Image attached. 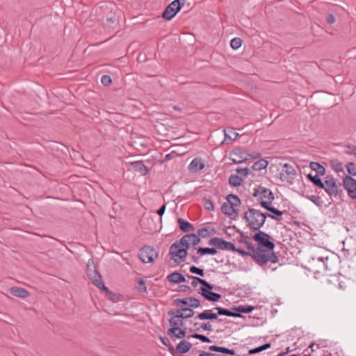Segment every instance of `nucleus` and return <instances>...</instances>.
I'll return each mask as SVG.
<instances>
[{
    "instance_id": "f257e3e1",
    "label": "nucleus",
    "mask_w": 356,
    "mask_h": 356,
    "mask_svg": "<svg viewBox=\"0 0 356 356\" xmlns=\"http://www.w3.org/2000/svg\"><path fill=\"white\" fill-rule=\"evenodd\" d=\"M252 238L257 243V248L261 267L266 268L268 262L270 264L278 262V257L274 252L275 243L270 240V236L268 234L259 230L254 234Z\"/></svg>"
},
{
    "instance_id": "f03ea898",
    "label": "nucleus",
    "mask_w": 356,
    "mask_h": 356,
    "mask_svg": "<svg viewBox=\"0 0 356 356\" xmlns=\"http://www.w3.org/2000/svg\"><path fill=\"white\" fill-rule=\"evenodd\" d=\"M267 217L278 220L277 217L271 214L263 213L259 210L255 209H248L244 213V219L248 223L249 227L254 231L259 230L264 225Z\"/></svg>"
},
{
    "instance_id": "7ed1b4c3",
    "label": "nucleus",
    "mask_w": 356,
    "mask_h": 356,
    "mask_svg": "<svg viewBox=\"0 0 356 356\" xmlns=\"http://www.w3.org/2000/svg\"><path fill=\"white\" fill-rule=\"evenodd\" d=\"M226 202H224V215L229 217L230 219H235L238 216L237 208L241 205V202L239 197L233 194H229L225 197Z\"/></svg>"
},
{
    "instance_id": "20e7f679",
    "label": "nucleus",
    "mask_w": 356,
    "mask_h": 356,
    "mask_svg": "<svg viewBox=\"0 0 356 356\" xmlns=\"http://www.w3.org/2000/svg\"><path fill=\"white\" fill-rule=\"evenodd\" d=\"M188 248L181 239L175 242L170 248L171 259L177 264L185 261Z\"/></svg>"
},
{
    "instance_id": "39448f33",
    "label": "nucleus",
    "mask_w": 356,
    "mask_h": 356,
    "mask_svg": "<svg viewBox=\"0 0 356 356\" xmlns=\"http://www.w3.org/2000/svg\"><path fill=\"white\" fill-rule=\"evenodd\" d=\"M328 257H313L309 261L310 270L315 273H322L326 270H330L328 266Z\"/></svg>"
},
{
    "instance_id": "423d86ee",
    "label": "nucleus",
    "mask_w": 356,
    "mask_h": 356,
    "mask_svg": "<svg viewBox=\"0 0 356 356\" xmlns=\"http://www.w3.org/2000/svg\"><path fill=\"white\" fill-rule=\"evenodd\" d=\"M86 272L88 278L98 288L106 290V288L102 282V277L97 271L94 261L92 259H89L87 263Z\"/></svg>"
},
{
    "instance_id": "0eeeda50",
    "label": "nucleus",
    "mask_w": 356,
    "mask_h": 356,
    "mask_svg": "<svg viewBox=\"0 0 356 356\" xmlns=\"http://www.w3.org/2000/svg\"><path fill=\"white\" fill-rule=\"evenodd\" d=\"M260 156L259 153L250 154L241 149H235L229 154L228 159L234 163H240L248 159H257Z\"/></svg>"
},
{
    "instance_id": "6e6552de",
    "label": "nucleus",
    "mask_w": 356,
    "mask_h": 356,
    "mask_svg": "<svg viewBox=\"0 0 356 356\" xmlns=\"http://www.w3.org/2000/svg\"><path fill=\"white\" fill-rule=\"evenodd\" d=\"M184 0H175L171 2L163 13V17L168 20L173 18L184 6Z\"/></svg>"
},
{
    "instance_id": "1a4fd4ad",
    "label": "nucleus",
    "mask_w": 356,
    "mask_h": 356,
    "mask_svg": "<svg viewBox=\"0 0 356 356\" xmlns=\"http://www.w3.org/2000/svg\"><path fill=\"white\" fill-rule=\"evenodd\" d=\"M296 170L290 164L285 163L283 168L280 172V179L283 181H286L292 184L293 181L296 176Z\"/></svg>"
},
{
    "instance_id": "9d476101",
    "label": "nucleus",
    "mask_w": 356,
    "mask_h": 356,
    "mask_svg": "<svg viewBox=\"0 0 356 356\" xmlns=\"http://www.w3.org/2000/svg\"><path fill=\"white\" fill-rule=\"evenodd\" d=\"M158 254L156 251L150 246H145L140 249L139 252V257L144 263H152L157 257Z\"/></svg>"
},
{
    "instance_id": "9b49d317",
    "label": "nucleus",
    "mask_w": 356,
    "mask_h": 356,
    "mask_svg": "<svg viewBox=\"0 0 356 356\" xmlns=\"http://www.w3.org/2000/svg\"><path fill=\"white\" fill-rule=\"evenodd\" d=\"M322 189H324L330 196L336 197L339 194V186L332 177H325L324 187Z\"/></svg>"
},
{
    "instance_id": "f8f14e48",
    "label": "nucleus",
    "mask_w": 356,
    "mask_h": 356,
    "mask_svg": "<svg viewBox=\"0 0 356 356\" xmlns=\"http://www.w3.org/2000/svg\"><path fill=\"white\" fill-rule=\"evenodd\" d=\"M344 188L352 199L356 198V180L350 176L346 175L343 180Z\"/></svg>"
},
{
    "instance_id": "ddd939ff",
    "label": "nucleus",
    "mask_w": 356,
    "mask_h": 356,
    "mask_svg": "<svg viewBox=\"0 0 356 356\" xmlns=\"http://www.w3.org/2000/svg\"><path fill=\"white\" fill-rule=\"evenodd\" d=\"M244 244L247 248L248 256L251 257L257 264L261 266L260 258L259 251L257 250V246H255L248 238L246 237L243 241Z\"/></svg>"
},
{
    "instance_id": "4468645a",
    "label": "nucleus",
    "mask_w": 356,
    "mask_h": 356,
    "mask_svg": "<svg viewBox=\"0 0 356 356\" xmlns=\"http://www.w3.org/2000/svg\"><path fill=\"white\" fill-rule=\"evenodd\" d=\"M254 191L253 196L258 197L260 200H270V202H272L275 198L273 192L267 188L259 186L257 188H254Z\"/></svg>"
},
{
    "instance_id": "2eb2a0df",
    "label": "nucleus",
    "mask_w": 356,
    "mask_h": 356,
    "mask_svg": "<svg viewBox=\"0 0 356 356\" xmlns=\"http://www.w3.org/2000/svg\"><path fill=\"white\" fill-rule=\"evenodd\" d=\"M217 232L216 229L211 224H207L204 227L200 228L197 230L199 236L202 238H207L216 234Z\"/></svg>"
},
{
    "instance_id": "dca6fc26",
    "label": "nucleus",
    "mask_w": 356,
    "mask_h": 356,
    "mask_svg": "<svg viewBox=\"0 0 356 356\" xmlns=\"http://www.w3.org/2000/svg\"><path fill=\"white\" fill-rule=\"evenodd\" d=\"M169 314L181 318H186L191 317L194 314V312L190 308H184L171 311Z\"/></svg>"
},
{
    "instance_id": "f3484780",
    "label": "nucleus",
    "mask_w": 356,
    "mask_h": 356,
    "mask_svg": "<svg viewBox=\"0 0 356 356\" xmlns=\"http://www.w3.org/2000/svg\"><path fill=\"white\" fill-rule=\"evenodd\" d=\"M181 239L186 245L188 249H189L190 246L195 247L200 242L199 235L196 234H187L183 236Z\"/></svg>"
},
{
    "instance_id": "a211bd4d",
    "label": "nucleus",
    "mask_w": 356,
    "mask_h": 356,
    "mask_svg": "<svg viewBox=\"0 0 356 356\" xmlns=\"http://www.w3.org/2000/svg\"><path fill=\"white\" fill-rule=\"evenodd\" d=\"M204 166V163L201 159L195 158L189 164L188 170L190 172H196L202 170Z\"/></svg>"
},
{
    "instance_id": "6ab92c4d",
    "label": "nucleus",
    "mask_w": 356,
    "mask_h": 356,
    "mask_svg": "<svg viewBox=\"0 0 356 356\" xmlns=\"http://www.w3.org/2000/svg\"><path fill=\"white\" fill-rule=\"evenodd\" d=\"M239 136L234 128L224 129V143H231Z\"/></svg>"
},
{
    "instance_id": "aec40b11",
    "label": "nucleus",
    "mask_w": 356,
    "mask_h": 356,
    "mask_svg": "<svg viewBox=\"0 0 356 356\" xmlns=\"http://www.w3.org/2000/svg\"><path fill=\"white\" fill-rule=\"evenodd\" d=\"M202 295L207 300L212 301H217L220 298V295L211 292L208 288L201 287Z\"/></svg>"
},
{
    "instance_id": "412c9836",
    "label": "nucleus",
    "mask_w": 356,
    "mask_h": 356,
    "mask_svg": "<svg viewBox=\"0 0 356 356\" xmlns=\"http://www.w3.org/2000/svg\"><path fill=\"white\" fill-rule=\"evenodd\" d=\"M10 292L12 295L19 298H26L29 294L26 290L19 287H12L10 289Z\"/></svg>"
},
{
    "instance_id": "4be33fe9",
    "label": "nucleus",
    "mask_w": 356,
    "mask_h": 356,
    "mask_svg": "<svg viewBox=\"0 0 356 356\" xmlns=\"http://www.w3.org/2000/svg\"><path fill=\"white\" fill-rule=\"evenodd\" d=\"M191 348V343L186 341H181L177 346V351L179 353H186Z\"/></svg>"
},
{
    "instance_id": "5701e85b",
    "label": "nucleus",
    "mask_w": 356,
    "mask_h": 356,
    "mask_svg": "<svg viewBox=\"0 0 356 356\" xmlns=\"http://www.w3.org/2000/svg\"><path fill=\"white\" fill-rule=\"evenodd\" d=\"M307 177L314 185L318 186V188H323L324 187V183L318 177V175H313L310 173L307 175Z\"/></svg>"
},
{
    "instance_id": "b1692460",
    "label": "nucleus",
    "mask_w": 356,
    "mask_h": 356,
    "mask_svg": "<svg viewBox=\"0 0 356 356\" xmlns=\"http://www.w3.org/2000/svg\"><path fill=\"white\" fill-rule=\"evenodd\" d=\"M168 280L173 283H181L186 281L185 277L179 273H172L168 276Z\"/></svg>"
},
{
    "instance_id": "393cba45",
    "label": "nucleus",
    "mask_w": 356,
    "mask_h": 356,
    "mask_svg": "<svg viewBox=\"0 0 356 356\" xmlns=\"http://www.w3.org/2000/svg\"><path fill=\"white\" fill-rule=\"evenodd\" d=\"M134 169L142 175H146L148 169L141 161H136L131 163Z\"/></svg>"
},
{
    "instance_id": "a878e982",
    "label": "nucleus",
    "mask_w": 356,
    "mask_h": 356,
    "mask_svg": "<svg viewBox=\"0 0 356 356\" xmlns=\"http://www.w3.org/2000/svg\"><path fill=\"white\" fill-rule=\"evenodd\" d=\"M309 167L319 175H324L325 174V168L318 162H311Z\"/></svg>"
},
{
    "instance_id": "bb28decb",
    "label": "nucleus",
    "mask_w": 356,
    "mask_h": 356,
    "mask_svg": "<svg viewBox=\"0 0 356 356\" xmlns=\"http://www.w3.org/2000/svg\"><path fill=\"white\" fill-rule=\"evenodd\" d=\"M217 314L213 313L211 310H205L203 312L198 314L196 317L200 320H206V319H216L217 318Z\"/></svg>"
},
{
    "instance_id": "cd10ccee",
    "label": "nucleus",
    "mask_w": 356,
    "mask_h": 356,
    "mask_svg": "<svg viewBox=\"0 0 356 356\" xmlns=\"http://www.w3.org/2000/svg\"><path fill=\"white\" fill-rule=\"evenodd\" d=\"M189 278L192 280L191 285L193 286L194 287H197L199 284H202V285L205 286V287L208 288L209 289H212L211 285L209 284L208 282H207L205 280H204L202 279H200V278H198L196 277H193V276H190Z\"/></svg>"
},
{
    "instance_id": "c85d7f7f",
    "label": "nucleus",
    "mask_w": 356,
    "mask_h": 356,
    "mask_svg": "<svg viewBox=\"0 0 356 356\" xmlns=\"http://www.w3.org/2000/svg\"><path fill=\"white\" fill-rule=\"evenodd\" d=\"M172 334H173L178 339H182L186 336V332L179 329V327H172L171 329L168 330V334L170 335Z\"/></svg>"
},
{
    "instance_id": "c756f323",
    "label": "nucleus",
    "mask_w": 356,
    "mask_h": 356,
    "mask_svg": "<svg viewBox=\"0 0 356 356\" xmlns=\"http://www.w3.org/2000/svg\"><path fill=\"white\" fill-rule=\"evenodd\" d=\"M268 162L264 159H260L254 163L252 169L254 170H261L265 169L268 166Z\"/></svg>"
},
{
    "instance_id": "7c9ffc66",
    "label": "nucleus",
    "mask_w": 356,
    "mask_h": 356,
    "mask_svg": "<svg viewBox=\"0 0 356 356\" xmlns=\"http://www.w3.org/2000/svg\"><path fill=\"white\" fill-rule=\"evenodd\" d=\"M178 223L180 229L184 232H189L191 229H193V225L182 218L178 219Z\"/></svg>"
},
{
    "instance_id": "2f4dec72",
    "label": "nucleus",
    "mask_w": 356,
    "mask_h": 356,
    "mask_svg": "<svg viewBox=\"0 0 356 356\" xmlns=\"http://www.w3.org/2000/svg\"><path fill=\"white\" fill-rule=\"evenodd\" d=\"M197 253L201 256L205 254L214 255L217 253V251L215 248H199L197 249Z\"/></svg>"
},
{
    "instance_id": "473e14b6",
    "label": "nucleus",
    "mask_w": 356,
    "mask_h": 356,
    "mask_svg": "<svg viewBox=\"0 0 356 356\" xmlns=\"http://www.w3.org/2000/svg\"><path fill=\"white\" fill-rule=\"evenodd\" d=\"M243 179L236 175H232L229 179V184L232 186H238L241 184Z\"/></svg>"
},
{
    "instance_id": "72a5a7b5",
    "label": "nucleus",
    "mask_w": 356,
    "mask_h": 356,
    "mask_svg": "<svg viewBox=\"0 0 356 356\" xmlns=\"http://www.w3.org/2000/svg\"><path fill=\"white\" fill-rule=\"evenodd\" d=\"M254 309V307L251 305H246V306H238L236 307H234V309L240 313H245V314H249L252 312Z\"/></svg>"
},
{
    "instance_id": "f704fd0d",
    "label": "nucleus",
    "mask_w": 356,
    "mask_h": 356,
    "mask_svg": "<svg viewBox=\"0 0 356 356\" xmlns=\"http://www.w3.org/2000/svg\"><path fill=\"white\" fill-rule=\"evenodd\" d=\"M332 169L337 172H344L342 163L337 159H333L330 161Z\"/></svg>"
},
{
    "instance_id": "c9c22d12",
    "label": "nucleus",
    "mask_w": 356,
    "mask_h": 356,
    "mask_svg": "<svg viewBox=\"0 0 356 356\" xmlns=\"http://www.w3.org/2000/svg\"><path fill=\"white\" fill-rule=\"evenodd\" d=\"M270 347V343H265L262 346L257 347L255 348H252L248 350V355L256 354L260 353L263 350H267Z\"/></svg>"
},
{
    "instance_id": "e433bc0d",
    "label": "nucleus",
    "mask_w": 356,
    "mask_h": 356,
    "mask_svg": "<svg viewBox=\"0 0 356 356\" xmlns=\"http://www.w3.org/2000/svg\"><path fill=\"white\" fill-rule=\"evenodd\" d=\"M170 324L172 327H179L183 325V321L181 318L172 316Z\"/></svg>"
},
{
    "instance_id": "4c0bfd02",
    "label": "nucleus",
    "mask_w": 356,
    "mask_h": 356,
    "mask_svg": "<svg viewBox=\"0 0 356 356\" xmlns=\"http://www.w3.org/2000/svg\"><path fill=\"white\" fill-rule=\"evenodd\" d=\"M306 197L318 207L323 204V201L318 195H307Z\"/></svg>"
},
{
    "instance_id": "58836bf2",
    "label": "nucleus",
    "mask_w": 356,
    "mask_h": 356,
    "mask_svg": "<svg viewBox=\"0 0 356 356\" xmlns=\"http://www.w3.org/2000/svg\"><path fill=\"white\" fill-rule=\"evenodd\" d=\"M200 328H202V329H203L204 330H211V325L209 323H202V324H200V325H197V323H195L193 327H191V330H197Z\"/></svg>"
},
{
    "instance_id": "ea45409f",
    "label": "nucleus",
    "mask_w": 356,
    "mask_h": 356,
    "mask_svg": "<svg viewBox=\"0 0 356 356\" xmlns=\"http://www.w3.org/2000/svg\"><path fill=\"white\" fill-rule=\"evenodd\" d=\"M209 244L216 246L220 249H222V239L220 238H213L209 241Z\"/></svg>"
},
{
    "instance_id": "a19ab883",
    "label": "nucleus",
    "mask_w": 356,
    "mask_h": 356,
    "mask_svg": "<svg viewBox=\"0 0 356 356\" xmlns=\"http://www.w3.org/2000/svg\"><path fill=\"white\" fill-rule=\"evenodd\" d=\"M241 44L242 41L238 38H233L230 41V47L234 50L238 49L241 46Z\"/></svg>"
},
{
    "instance_id": "79ce46f5",
    "label": "nucleus",
    "mask_w": 356,
    "mask_h": 356,
    "mask_svg": "<svg viewBox=\"0 0 356 356\" xmlns=\"http://www.w3.org/2000/svg\"><path fill=\"white\" fill-rule=\"evenodd\" d=\"M346 168H347L348 172L350 175H351L353 176L356 175V167L353 162H348L346 164Z\"/></svg>"
},
{
    "instance_id": "37998d69",
    "label": "nucleus",
    "mask_w": 356,
    "mask_h": 356,
    "mask_svg": "<svg viewBox=\"0 0 356 356\" xmlns=\"http://www.w3.org/2000/svg\"><path fill=\"white\" fill-rule=\"evenodd\" d=\"M344 152L347 154L356 156V146L347 145Z\"/></svg>"
},
{
    "instance_id": "c03bdc74",
    "label": "nucleus",
    "mask_w": 356,
    "mask_h": 356,
    "mask_svg": "<svg viewBox=\"0 0 356 356\" xmlns=\"http://www.w3.org/2000/svg\"><path fill=\"white\" fill-rule=\"evenodd\" d=\"M203 204H204L205 209L207 211H213L214 209L213 202L211 200H209L208 199H204Z\"/></svg>"
},
{
    "instance_id": "a18cd8bd",
    "label": "nucleus",
    "mask_w": 356,
    "mask_h": 356,
    "mask_svg": "<svg viewBox=\"0 0 356 356\" xmlns=\"http://www.w3.org/2000/svg\"><path fill=\"white\" fill-rule=\"evenodd\" d=\"M136 289L140 293H144L146 291V286L143 280H140L138 281V285L136 286Z\"/></svg>"
},
{
    "instance_id": "49530a36",
    "label": "nucleus",
    "mask_w": 356,
    "mask_h": 356,
    "mask_svg": "<svg viewBox=\"0 0 356 356\" xmlns=\"http://www.w3.org/2000/svg\"><path fill=\"white\" fill-rule=\"evenodd\" d=\"M224 316L232 317H241V315L237 312H232L227 309H224Z\"/></svg>"
},
{
    "instance_id": "de8ad7c7",
    "label": "nucleus",
    "mask_w": 356,
    "mask_h": 356,
    "mask_svg": "<svg viewBox=\"0 0 356 356\" xmlns=\"http://www.w3.org/2000/svg\"><path fill=\"white\" fill-rule=\"evenodd\" d=\"M190 272L194 274L199 275L200 276H204V270L201 268H199L196 266H191L190 268Z\"/></svg>"
},
{
    "instance_id": "09e8293b",
    "label": "nucleus",
    "mask_w": 356,
    "mask_h": 356,
    "mask_svg": "<svg viewBox=\"0 0 356 356\" xmlns=\"http://www.w3.org/2000/svg\"><path fill=\"white\" fill-rule=\"evenodd\" d=\"M188 306L197 308L200 306V301L195 298H189Z\"/></svg>"
},
{
    "instance_id": "8fccbe9b",
    "label": "nucleus",
    "mask_w": 356,
    "mask_h": 356,
    "mask_svg": "<svg viewBox=\"0 0 356 356\" xmlns=\"http://www.w3.org/2000/svg\"><path fill=\"white\" fill-rule=\"evenodd\" d=\"M268 211H270L273 214L275 215L276 216L275 217H277L278 218L277 220H280V218L278 217H280V216H282L283 215V211H280V210H278L277 209H276V208H275L273 207H271Z\"/></svg>"
},
{
    "instance_id": "3c124183",
    "label": "nucleus",
    "mask_w": 356,
    "mask_h": 356,
    "mask_svg": "<svg viewBox=\"0 0 356 356\" xmlns=\"http://www.w3.org/2000/svg\"><path fill=\"white\" fill-rule=\"evenodd\" d=\"M224 250H232L235 252L236 248L232 243L224 240Z\"/></svg>"
},
{
    "instance_id": "603ef678",
    "label": "nucleus",
    "mask_w": 356,
    "mask_h": 356,
    "mask_svg": "<svg viewBox=\"0 0 356 356\" xmlns=\"http://www.w3.org/2000/svg\"><path fill=\"white\" fill-rule=\"evenodd\" d=\"M236 171L239 174H242L244 177H246L247 175H248V174L250 172V170L248 168H239L238 167L236 169Z\"/></svg>"
},
{
    "instance_id": "864d4df0",
    "label": "nucleus",
    "mask_w": 356,
    "mask_h": 356,
    "mask_svg": "<svg viewBox=\"0 0 356 356\" xmlns=\"http://www.w3.org/2000/svg\"><path fill=\"white\" fill-rule=\"evenodd\" d=\"M271 202H270V200H261V201H260L261 207L268 211H269L271 207V206H270Z\"/></svg>"
},
{
    "instance_id": "5fc2aeb1",
    "label": "nucleus",
    "mask_w": 356,
    "mask_h": 356,
    "mask_svg": "<svg viewBox=\"0 0 356 356\" xmlns=\"http://www.w3.org/2000/svg\"><path fill=\"white\" fill-rule=\"evenodd\" d=\"M193 338L200 339L203 342H209L210 340L207 337L199 334H194L191 336Z\"/></svg>"
},
{
    "instance_id": "6e6d98bb",
    "label": "nucleus",
    "mask_w": 356,
    "mask_h": 356,
    "mask_svg": "<svg viewBox=\"0 0 356 356\" xmlns=\"http://www.w3.org/2000/svg\"><path fill=\"white\" fill-rule=\"evenodd\" d=\"M101 81L102 83L104 85V86H108L111 84V79L109 76L108 75H104L102 77V79H101Z\"/></svg>"
},
{
    "instance_id": "4d7b16f0",
    "label": "nucleus",
    "mask_w": 356,
    "mask_h": 356,
    "mask_svg": "<svg viewBox=\"0 0 356 356\" xmlns=\"http://www.w3.org/2000/svg\"><path fill=\"white\" fill-rule=\"evenodd\" d=\"M227 355L240 356L239 355L236 354L234 350L224 347V356H227Z\"/></svg>"
},
{
    "instance_id": "13d9d810",
    "label": "nucleus",
    "mask_w": 356,
    "mask_h": 356,
    "mask_svg": "<svg viewBox=\"0 0 356 356\" xmlns=\"http://www.w3.org/2000/svg\"><path fill=\"white\" fill-rule=\"evenodd\" d=\"M326 21L329 24H333L335 22V18L332 14L330 13L326 16Z\"/></svg>"
},
{
    "instance_id": "bf43d9fd",
    "label": "nucleus",
    "mask_w": 356,
    "mask_h": 356,
    "mask_svg": "<svg viewBox=\"0 0 356 356\" xmlns=\"http://www.w3.org/2000/svg\"><path fill=\"white\" fill-rule=\"evenodd\" d=\"M235 252H238L240 254L243 256H248V252L246 250L240 248H236Z\"/></svg>"
},
{
    "instance_id": "052dcab7",
    "label": "nucleus",
    "mask_w": 356,
    "mask_h": 356,
    "mask_svg": "<svg viewBox=\"0 0 356 356\" xmlns=\"http://www.w3.org/2000/svg\"><path fill=\"white\" fill-rule=\"evenodd\" d=\"M235 232L234 229V228H231V227H227L226 229H224V233L225 234H227L228 235H231L232 233H234Z\"/></svg>"
},
{
    "instance_id": "680f3d73",
    "label": "nucleus",
    "mask_w": 356,
    "mask_h": 356,
    "mask_svg": "<svg viewBox=\"0 0 356 356\" xmlns=\"http://www.w3.org/2000/svg\"><path fill=\"white\" fill-rule=\"evenodd\" d=\"M188 300L189 298H184V299H178L177 304L181 303L182 305H188Z\"/></svg>"
},
{
    "instance_id": "e2e57ef3",
    "label": "nucleus",
    "mask_w": 356,
    "mask_h": 356,
    "mask_svg": "<svg viewBox=\"0 0 356 356\" xmlns=\"http://www.w3.org/2000/svg\"><path fill=\"white\" fill-rule=\"evenodd\" d=\"M165 211V205H163L158 211L157 213L159 216H163Z\"/></svg>"
},
{
    "instance_id": "0e129e2a",
    "label": "nucleus",
    "mask_w": 356,
    "mask_h": 356,
    "mask_svg": "<svg viewBox=\"0 0 356 356\" xmlns=\"http://www.w3.org/2000/svg\"><path fill=\"white\" fill-rule=\"evenodd\" d=\"M210 349L212 350H216V351L222 353V347L211 346L210 347Z\"/></svg>"
},
{
    "instance_id": "69168bd1",
    "label": "nucleus",
    "mask_w": 356,
    "mask_h": 356,
    "mask_svg": "<svg viewBox=\"0 0 356 356\" xmlns=\"http://www.w3.org/2000/svg\"><path fill=\"white\" fill-rule=\"evenodd\" d=\"M314 346H316V348H319V346H318V345H316L314 343H312L309 345V348H311V350H312V352H314V351L315 350H314Z\"/></svg>"
},
{
    "instance_id": "338daca9",
    "label": "nucleus",
    "mask_w": 356,
    "mask_h": 356,
    "mask_svg": "<svg viewBox=\"0 0 356 356\" xmlns=\"http://www.w3.org/2000/svg\"><path fill=\"white\" fill-rule=\"evenodd\" d=\"M291 350L290 348H289V347H287V348H286L285 352H282V353H280L278 356H282V355H285V354H286V353H289V352H291Z\"/></svg>"
},
{
    "instance_id": "774afa93",
    "label": "nucleus",
    "mask_w": 356,
    "mask_h": 356,
    "mask_svg": "<svg viewBox=\"0 0 356 356\" xmlns=\"http://www.w3.org/2000/svg\"><path fill=\"white\" fill-rule=\"evenodd\" d=\"M213 355L210 353L203 352L199 355V356H213Z\"/></svg>"
}]
</instances>
